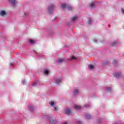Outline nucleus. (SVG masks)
Instances as JSON below:
<instances>
[{"label":"nucleus","instance_id":"f257e3e1","mask_svg":"<svg viewBox=\"0 0 124 124\" xmlns=\"http://www.w3.org/2000/svg\"><path fill=\"white\" fill-rule=\"evenodd\" d=\"M56 8L55 5H53V4H50L48 5L47 8V11L49 14H52L53 12L54 11V9Z\"/></svg>","mask_w":124,"mask_h":124},{"label":"nucleus","instance_id":"f03ea898","mask_svg":"<svg viewBox=\"0 0 124 124\" xmlns=\"http://www.w3.org/2000/svg\"><path fill=\"white\" fill-rule=\"evenodd\" d=\"M113 76L116 78V79H122L123 77H124L123 74L121 72L114 73Z\"/></svg>","mask_w":124,"mask_h":124},{"label":"nucleus","instance_id":"7ed1b4c3","mask_svg":"<svg viewBox=\"0 0 124 124\" xmlns=\"http://www.w3.org/2000/svg\"><path fill=\"white\" fill-rule=\"evenodd\" d=\"M49 104H50L51 107H53L54 111H58V110L59 109V108H58V107H57V105H56V102L50 101L49 102Z\"/></svg>","mask_w":124,"mask_h":124},{"label":"nucleus","instance_id":"20e7f679","mask_svg":"<svg viewBox=\"0 0 124 124\" xmlns=\"http://www.w3.org/2000/svg\"><path fill=\"white\" fill-rule=\"evenodd\" d=\"M47 118L48 119V121H49V122L51 123V124H57L58 123L56 120L53 119L51 117L47 116Z\"/></svg>","mask_w":124,"mask_h":124},{"label":"nucleus","instance_id":"39448f33","mask_svg":"<svg viewBox=\"0 0 124 124\" xmlns=\"http://www.w3.org/2000/svg\"><path fill=\"white\" fill-rule=\"evenodd\" d=\"M7 16V12L4 10H1L0 11V16L1 17H5Z\"/></svg>","mask_w":124,"mask_h":124},{"label":"nucleus","instance_id":"423d86ee","mask_svg":"<svg viewBox=\"0 0 124 124\" xmlns=\"http://www.w3.org/2000/svg\"><path fill=\"white\" fill-rule=\"evenodd\" d=\"M10 3H11L12 6L13 7L16 6V3H17V1L16 0H9Z\"/></svg>","mask_w":124,"mask_h":124},{"label":"nucleus","instance_id":"0eeeda50","mask_svg":"<svg viewBox=\"0 0 124 124\" xmlns=\"http://www.w3.org/2000/svg\"><path fill=\"white\" fill-rule=\"evenodd\" d=\"M64 113L66 115H70L71 114V109L70 108H65L64 109Z\"/></svg>","mask_w":124,"mask_h":124},{"label":"nucleus","instance_id":"6e6552de","mask_svg":"<svg viewBox=\"0 0 124 124\" xmlns=\"http://www.w3.org/2000/svg\"><path fill=\"white\" fill-rule=\"evenodd\" d=\"M88 68L90 70H94V69H95V65L93 64L88 65Z\"/></svg>","mask_w":124,"mask_h":124},{"label":"nucleus","instance_id":"1a4fd4ad","mask_svg":"<svg viewBox=\"0 0 124 124\" xmlns=\"http://www.w3.org/2000/svg\"><path fill=\"white\" fill-rule=\"evenodd\" d=\"M78 17H77V16H74L71 18V21L72 23L76 22V20H78Z\"/></svg>","mask_w":124,"mask_h":124},{"label":"nucleus","instance_id":"9d476101","mask_svg":"<svg viewBox=\"0 0 124 124\" xmlns=\"http://www.w3.org/2000/svg\"><path fill=\"white\" fill-rule=\"evenodd\" d=\"M68 5H67L66 3H61V7L62 8H63V9H65V8H67V6Z\"/></svg>","mask_w":124,"mask_h":124},{"label":"nucleus","instance_id":"9b49d317","mask_svg":"<svg viewBox=\"0 0 124 124\" xmlns=\"http://www.w3.org/2000/svg\"><path fill=\"white\" fill-rule=\"evenodd\" d=\"M61 83H62V79L57 78L55 80V84H57V85H60Z\"/></svg>","mask_w":124,"mask_h":124},{"label":"nucleus","instance_id":"f8f14e48","mask_svg":"<svg viewBox=\"0 0 124 124\" xmlns=\"http://www.w3.org/2000/svg\"><path fill=\"white\" fill-rule=\"evenodd\" d=\"M79 92L80 91H79V89H75L74 92V95H77Z\"/></svg>","mask_w":124,"mask_h":124},{"label":"nucleus","instance_id":"ddd939ff","mask_svg":"<svg viewBox=\"0 0 124 124\" xmlns=\"http://www.w3.org/2000/svg\"><path fill=\"white\" fill-rule=\"evenodd\" d=\"M74 107L75 109H76L77 110H80L81 108V106H78V105H75Z\"/></svg>","mask_w":124,"mask_h":124},{"label":"nucleus","instance_id":"4468645a","mask_svg":"<svg viewBox=\"0 0 124 124\" xmlns=\"http://www.w3.org/2000/svg\"><path fill=\"white\" fill-rule=\"evenodd\" d=\"M67 9H68L70 11H72L74 9L71 6L68 5V6H67Z\"/></svg>","mask_w":124,"mask_h":124},{"label":"nucleus","instance_id":"2eb2a0df","mask_svg":"<svg viewBox=\"0 0 124 124\" xmlns=\"http://www.w3.org/2000/svg\"><path fill=\"white\" fill-rule=\"evenodd\" d=\"M65 60L64 59H59L58 60V62L59 63H62V62H64Z\"/></svg>","mask_w":124,"mask_h":124},{"label":"nucleus","instance_id":"dca6fc26","mask_svg":"<svg viewBox=\"0 0 124 124\" xmlns=\"http://www.w3.org/2000/svg\"><path fill=\"white\" fill-rule=\"evenodd\" d=\"M90 7H91V8H94V7H95V6L94 5V3L93 2H92L91 3H90Z\"/></svg>","mask_w":124,"mask_h":124},{"label":"nucleus","instance_id":"f3484780","mask_svg":"<svg viewBox=\"0 0 124 124\" xmlns=\"http://www.w3.org/2000/svg\"><path fill=\"white\" fill-rule=\"evenodd\" d=\"M85 118L87 120H90V119H92V116H91L90 114H86L85 115Z\"/></svg>","mask_w":124,"mask_h":124},{"label":"nucleus","instance_id":"a211bd4d","mask_svg":"<svg viewBox=\"0 0 124 124\" xmlns=\"http://www.w3.org/2000/svg\"><path fill=\"white\" fill-rule=\"evenodd\" d=\"M44 74L45 75H49V71L48 70L44 71Z\"/></svg>","mask_w":124,"mask_h":124},{"label":"nucleus","instance_id":"6ab92c4d","mask_svg":"<svg viewBox=\"0 0 124 124\" xmlns=\"http://www.w3.org/2000/svg\"><path fill=\"white\" fill-rule=\"evenodd\" d=\"M113 64H114V65H117V64H118V61L116 60H114L112 62Z\"/></svg>","mask_w":124,"mask_h":124},{"label":"nucleus","instance_id":"aec40b11","mask_svg":"<svg viewBox=\"0 0 124 124\" xmlns=\"http://www.w3.org/2000/svg\"><path fill=\"white\" fill-rule=\"evenodd\" d=\"M27 16H29V13L25 12L23 15V17L26 18V17H27Z\"/></svg>","mask_w":124,"mask_h":124},{"label":"nucleus","instance_id":"412c9836","mask_svg":"<svg viewBox=\"0 0 124 124\" xmlns=\"http://www.w3.org/2000/svg\"><path fill=\"white\" fill-rule=\"evenodd\" d=\"M29 110L31 112H32V111H33V110H34V108H33V107H32V106H30L29 107Z\"/></svg>","mask_w":124,"mask_h":124},{"label":"nucleus","instance_id":"4be33fe9","mask_svg":"<svg viewBox=\"0 0 124 124\" xmlns=\"http://www.w3.org/2000/svg\"><path fill=\"white\" fill-rule=\"evenodd\" d=\"M29 42L30 43H31V44H34V43H35V42H34V40H30Z\"/></svg>","mask_w":124,"mask_h":124},{"label":"nucleus","instance_id":"5701e85b","mask_svg":"<svg viewBox=\"0 0 124 124\" xmlns=\"http://www.w3.org/2000/svg\"><path fill=\"white\" fill-rule=\"evenodd\" d=\"M84 108H89V107H90V104H85L84 105Z\"/></svg>","mask_w":124,"mask_h":124},{"label":"nucleus","instance_id":"b1692460","mask_svg":"<svg viewBox=\"0 0 124 124\" xmlns=\"http://www.w3.org/2000/svg\"><path fill=\"white\" fill-rule=\"evenodd\" d=\"M72 22H71V21H67L66 22V25H67V26H70V25H71V23H72Z\"/></svg>","mask_w":124,"mask_h":124},{"label":"nucleus","instance_id":"393cba45","mask_svg":"<svg viewBox=\"0 0 124 124\" xmlns=\"http://www.w3.org/2000/svg\"><path fill=\"white\" fill-rule=\"evenodd\" d=\"M37 83H38L37 81L34 82L32 86H33V87H35V86H36V85H37Z\"/></svg>","mask_w":124,"mask_h":124},{"label":"nucleus","instance_id":"a878e982","mask_svg":"<svg viewBox=\"0 0 124 124\" xmlns=\"http://www.w3.org/2000/svg\"><path fill=\"white\" fill-rule=\"evenodd\" d=\"M92 23H93V19H90L89 20V21H88V24H89V25H91V24H92Z\"/></svg>","mask_w":124,"mask_h":124},{"label":"nucleus","instance_id":"bb28decb","mask_svg":"<svg viewBox=\"0 0 124 124\" xmlns=\"http://www.w3.org/2000/svg\"><path fill=\"white\" fill-rule=\"evenodd\" d=\"M71 60H76V57H75V56H72L70 59V61H71Z\"/></svg>","mask_w":124,"mask_h":124},{"label":"nucleus","instance_id":"cd10ccee","mask_svg":"<svg viewBox=\"0 0 124 124\" xmlns=\"http://www.w3.org/2000/svg\"><path fill=\"white\" fill-rule=\"evenodd\" d=\"M112 46H116L117 45V42H115L111 44Z\"/></svg>","mask_w":124,"mask_h":124},{"label":"nucleus","instance_id":"c85d7f7f","mask_svg":"<svg viewBox=\"0 0 124 124\" xmlns=\"http://www.w3.org/2000/svg\"><path fill=\"white\" fill-rule=\"evenodd\" d=\"M111 90V89L110 87H107V91H108V92H110Z\"/></svg>","mask_w":124,"mask_h":124},{"label":"nucleus","instance_id":"c756f323","mask_svg":"<svg viewBox=\"0 0 124 124\" xmlns=\"http://www.w3.org/2000/svg\"><path fill=\"white\" fill-rule=\"evenodd\" d=\"M93 41L95 43H96L97 42V40H96V39H94V40H93Z\"/></svg>","mask_w":124,"mask_h":124},{"label":"nucleus","instance_id":"7c9ffc66","mask_svg":"<svg viewBox=\"0 0 124 124\" xmlns=\"http://www.w3.org/2000/svg\"><path fill=\"white\" fill-rule=\"evenodd\" d=\"M121 11H122V13H123V14H124V9H121Z\"/></svg>","mask_w":124,"mask_h":124},{"label":"nucleus","instance_id":"2f4dec72","mask_svg":"<svg viewBox=\"0 0 124 124\" xmlns=\"http://www.w3.org/2000/svg\"><path fill=\"white\" fill-rule=\"evenodd\" d=\"M22 83H23V84H25V83H26V80H22Z\"/></svg>","mask_w":124,"mask_h":124},{"label":"nucleus","instance_id":"473e14b6","mask_svg":"<svg viewBox=\"0 0 124 124\" xmlns=\"http://www.w3.org/2000/svg\"><path fill=\"white\" fill-rule=\"evenodd\" d=\"M62 124H67V123H66V122H64V123H62Z\"/></svg>","mask_w":124,"mask_h":124},{"label":"nucleus","instance_id":"72a5a7b5","mask_svg":"<svg viewBox=\"0 0 124 124\" xmlns=\"http://www.w3.org/2000/svg\"><path fill=\"white\" fill-rule=\"evenodd\" d=\"M10 65H13V63H10Z\"/></svg>","mask_w":124,"mask_h":124},{"label":"nucleus","instance_id":"f704fd0d","mask_svg":"<svg viewBox=\"0 0 124 124\" xmlns=\"http://www.w3.org/2000/svg\"><path fill=\"white\" fill-rule=\"evenodd\" d=\"M80 122H79L78 124H80Z\"/></svg>","mask_w":124,"mask_h":124}]
</instances>
